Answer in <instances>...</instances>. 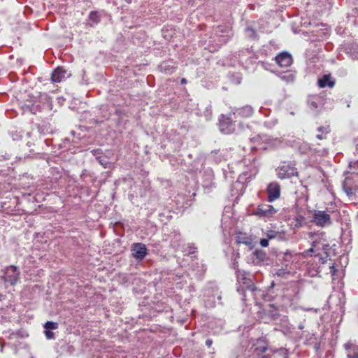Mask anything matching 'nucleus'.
I'll return each instance as SVG.
<instances>
[{"instance_id": "obj_1", "label": "nucleus", "mask_w": 358, "mask_h": 358, "mask_svg": "<svg viewBox=\"0 0 358 358\" xmlns=\"http://www.w3.org/2000/svg\"><path fill=\"white\" fill-rule=\"evenodd\" d=\"M259 314V319L262 322L275 324L276 326L274 328L275 331H280L285 335L292 333L291 324L289 322L288 317L281 315L278 308L274 304H268Z\"/></svg>"}, {"instance_id": "obj_2", "label": "nucleus", "mask_w": 358, "mask_h": 358, "mask_svg": "<svg viewBox=\"0 0 358 358\" xmlns=\"http://www.w3.org/2000/svg\"><path fill=\"white\" fill-rule=\"evenodd\" d=\"M28 96L29 98L27 99L24 105V108L27 109L32 114L36 115L41 113L50 106V104L47 101L46 94L36 96L28 95Z\"/></svg>"}, {"instance_id": "obj_3", "label": "nucleus", "mask_w": 358, "mask_h": 358, "mask_svg": "<svg viewBox=\"0 0 358 358\" xmlns=\"http://www.w3.org/2000/svg\"><path fill=\"white\" fill-rule=\"evenodd\" d=\"M2 279L5 284L15 286L20 278V271L18 266L10 265L6 266L3 271Z\"/></svg>"}, {"instance_id": "obj_4", "label": "nucleus", "mask_w": 358, "mask_h": 358, "mask_svg": "<svg viewBox=\"0 0 358 358\" xmlns=\"http://www.w3.org/2000/svg\"><path fill=\"white\" fill-rule=\"evenodd\" d=\"M270 350L266 338L262 336L252 341L250 351L252 352L255 357L260 358L261 356L269 353Z\"/></svg>"}, {"instance_id": "obj_5", "label": "nucleus", "mask_w": 358, "mask_h": 358, "mask_svg": "<svg viewBox=\"0 0 358 358\" xmlns=\"http://www.w3.org/2000/svg\"><path fill=\"white\" fill-rule=\"evenodd\" d=\"M276 171L278 178L282 180L290 178L298 175L295 164L292 162H282L277 168Z\"/></svg>"}, {"instance_id": "obj_6", "label": "nucleus", "mask_w": 358, "mask_h": 358, "mask_svg": "<svg viewBox=\"0 0 358 358\" xmlns=\"http://www.w3.org/2000/svg\"><path fill=\"white\" fill-rule=\"evenodd\" d=\"M264 32L260 24H249L244 29V35L246 39L256 42L259 39V34Z\"/></svg>"}, {"instance_id": "obj_7", "label": "nucleus", "mask_w": 358, "mask_h": 358, "mask_svg": "<svg viewBox=\"0 0 358 358\" xmlns=\"http://www.w3.org/2000/svg\"><path fill=\"white\" fill-rule=\"evenodd\" d=\"M313 222L317 226L324 227L331 224L330 215L327 211L315 210L313 215Z\"/></svg>"}, {"instance_id": "obj_8", "label": "nucleus", "mask_w": 358, "mask_h": 358, "mask_svg": "<svg viewBox=\"0 0 358 358\" xmlns=\"http://www.w3.org/2000/svg\"><path fill=\"white\" fill-rule=\"evenodd\" d=\"M132 257L138 262H141L148 255V249L142 243H133L131 248Z\"/></svg>"}, {"instance_id": "obj_9", "label": "nucleus", "mask_w": 358, "mask_h": 358, "mask_svg": "<svg viewBox=\"0 0 358 358\" xmlns=\"http://www.w3.org/2000/svg\"><path fill=\"white\" fill-rule=\"evenodd\" d=\"M277 213V210L271 205L260 204L253 211L252 214L259 217H269Z\"/></svg>"}, {"instance_id": "obj_10", "label": "nucleus", "mask_w": 358, "mask_h": 358, "mask_svg": "<svg viewBox=\"0 0 358 358\" xmlns=\"http://www.w3.org/2000/svg\"><path fill=\"white\" fill-rule=\"evenodd\" d=\"M251 262L256 266H262L268 260L266 252L260 249H256L250 255Z\"/></svg>"}, {"instance_id": "obj_11", "label": "nucleus", "mask_w": 358, "mask_h": 358, "mask_svg": "<svg viewBox=\"0 0 358 358\" xmlns=\"http://www.w3.org/2000/svg\"><path fill=\"white\" fill-rule=\"evenodd\" d=\"M71 75V73L66 70L63 66H58L52 71L51 74V80L52 83H60L70 77Z\"/></svg>"}, {"instance_id": "obj_12", "label": "nucleus", "mask_w": 358, "mask_h": 358, "mask_svg": "<svg viewBox=\"0 0 358 358\" xmlns=\"http://www.w3.org/2000/svg\"><path fill=\"white\" fill-rule=\"evenodd\" d=\"M268 201L273 202L280 196V186L277 182H272L267 186Z\"/></svg>"}, {"instance_id": "obj_13", "label": "nucleus", "mask_w": 358, "mask_h": 358, "mask_svg": "<svg viewBox=\"0 0 358 358\" xmlns=\"http://www.w3.org/2000/svg\"><path fill=\"white\" fill-rule=\"evenodd\" d=\"M341 49L352 59H358V43L356 42H348L342 45Z\"/></svg>"}, {"instance_id": "obj_14", "label": "nucleus", "mask_w": 358, "mask_h": 358, "mask_svg": "<svg viewBox=\"0 0 358 358\" xmlns=\"http://www.w3.org/2000/svg\"><path fill=\"white\" fill-rule=\"evenodd\" d=\"M276 63L281 67H289L293 62L292 55L287 52L279 53L275 57Z\"/></svg>"}, {"instance_id": "obj_15", "label": "nucleus", "mask_w": 358, "mask_h": 358, "mask_svg": "<svg viewBox=\"0 0 358 358\" xmlns=\"http://www.w3.org/2000/svg\"><path fill=\"white\" fill-rule=\"evenodd\" d=\"M88 20L92 22H99L101 20H110V15L104 10H92L88 15Z\"/></svg>"}, {"instance_id": "obj_16", "label": "nucleus", "mask_w": 358, "mask_h": 358, "mask_svg": "<svg viewBox=\"0 0 358 358\" xmlns=\"http://www.w3.org/2000/svg\"><path fill=\"white\" fill-rule=\"evenodd\" d=\"M159 71L166 75H171L176 71V66L172 60L162 62L158 66Z\"/></svg>"}, {"instance_id": "obj_17", "label": "nucleus", "mask_w": 358, "mask_h": 358, "mask_svg": "<svg viewBox=\"0 0 358 358\" xmlns=\"http://www.w3.org/2000/svg\"><path fill=\"white\" fill-rule=\"evenodd\" d=\"M278 261L282 264V266L289 268L291 263L292 255L289 250H286L285 252H279L276 254Z\"/></svg>"}, {"instance_id": "obj_18", "label": "nucleus", "mask_w": 358, "mask_h": 358, "mask_svg": "<svg viewBox=\"0 0 358 358\" xmlns=\"http://www.w3.org/2000/svg\"><path fill=\"white\" fill-rule=\"evenodd\" d=\"M271 72L275 73L278 77L282 81L287 83H292L295 80V73L292 71H278L270 70Z\"/></svg>"}, {"instance_id": "obj_19", "label": "nucleus", "mask_w": 358, "mask_h": 358, "mask_svg": "<svg viewBox=\"0 0 358 358\" xmlns=\"http://www.w3.org/2000/svg\"><path fill=\"white\" fill-rule=\"evenodd\" d=\"M347 358H358V345L348 342L344 345Z\"/></svg>"}, {"instance_id": "obj_20", "label": "nucleus", "mask_w": 358, "mask_h": 358, "mask_svg": "<svg viewBox=\"0 0 358 358\" xmlns=\"http://www.w3.org/2000/svg\"><path fill=\"white\" fill-rule=\"evenodd\" d=\"M322 251H323L322 254L318 252L315 255V257H318L322 264H325L327 259L331 256L330 245L328 243H322Z\"/></svg>"}, {"instance_id": "obj_21", "label": "nucleus", "mask_w": 358, "mask_h": 358, "mask_svg": "<svg viewBox=\"0 0 358 358\" xmlns=\"http://www.w3.org/2000/svg\"><path fill=\"white\" fill-rule=\"evenodd\" d=\"M307 103L311 110L320 108L323 104L321 97L318 95L309 96Z\"/></svg>"}, {"instance_id": "obj_22", "label": "nucleus", "mask_w": 358, "mask_h": 358, "mask_svg": "<svg viewBox=\"0 0 358 358\" xmlns=\"http://www.w3.org/2000/svg\"><path fill=\"white\" fill-rule=\"evenodd\" d=\"M220 127V130L226 134H231L234 131V124L230 118H226L221 121Z\"/></svg>"}, {"instance_id": "obj_23", "label": "nucleus", "mask_w": 358, "mask_h": 358, "mask_svg": "<svg viewBox=\"0 0 358 358\" xmlns=\"http://www.w3.org/2000/svg\"><path fill=\"white\" fill-rule=\"evenodd\" d=\"M254 113V109L251 106L246 105L241 108L235 109L234 114L243 117H249L252 116Z\"/></svg>"}, {"instance_id": "obj_24", "label": "nucleus", "mask_w": 358, "mask_h": 358, "mask_svg": "<svg viewBox=\"0 0 358 358\" xmlns=\"http://www.w3.org/2000/svg\"><path fill=\"white\" fill-rule=\"evenodd\" d=\"M296 24H294L292 26V31L294 34H302L305 36H309L310 34H313V31H308L306 30L304 28H307V25H310L311 24H297V26H295Z\"/></svg>"}, {"instance_id": "obj_25", "label": "nucleus", "mask_w": 358, "mask_h": 358, "mask_svg": "<svg viewBox=\"0 0 358 358\" xmlns=\"http://www.w3.org/2000/svg\"><path fill=\"white\" fill-rule=\"evenodd\" d=\"M317 83L319 87L321 88H324L326 87H332L335 84L334 81L331 80L330 74L323 75L318 79Z\"/></svg>"}, {"instance_id": "obj_26", "label": "nucleus", "mask_w": 358, "mask_h": 358, "mask_svg": "<svg viewBox=\"0 0 358 358\" xmlns=\"http://www.w3.org/2000/svg\"><path fill=\"white\" fill-rule=\"evenodd\" d=\"M257 173V170L256 167L251 164L250 168L247 170L243 171L241 174H240L238 180H251Z\"/></svg>"}, {"instance_id": "obj_27", "label": "nucleus", "mask_w": 358, "mask_h": 358, "mask_svg": "<svg viewBox=\"0 0 358 358\" xmlns=\"http://www.w3.org/2000/svg\"><path fill=\"white\" fill-rule=\"evenodd\" d=\"M238 257H239V254L237 253L236 257L234 258V259L233 260V262L231 263V267L233 268L236 269V274L238 280H240L241 279H242L243 280V284H246L247 278L245 276L244 271H241V270H239L237 268L238 264V262L237 261V258H238Z\"/></svg>"}, {"instance_id": "obj_28", "label": "nucleus", "mask_w": 358, "mask_h": 358, "mask_svg": "<svg viewBox=\"0 0 358 358\" xmlns=\"http://www.w3.org/2000/svg\"><path fill=\"white\" fill-rule=\"evenodd\" d=\"M204 176L206 177L203 181V186L205 187H210L213 184V171L211 169H207L204 171Z\"/></svg>"}, {"instance_id": "obj_29", "label": "nucleus", "mask_w": 358, "mask_h": 358, "mask_svg": "<svg viewBox=\"0 0 358 358\" xmlns=\"http://www.w3.org/2000/svg\"><path fill=\"white\" fill-rule=\"evenodd\" d=\"M231 24H220L217 26L215 29V32L217 35L222 36L221 33H226L227 36H229L231 32V27H230Z\"/></svg>"}, {"instance_id": "obj_30", "label": "nucleus", "mask_w": 358, "mask_h": 358, "mask_svg": "<svg viewBox=\"0 0 358 358\" xmlns=\"http://www.w3.org/2000/svg\"><path fill=\"white\" fill-rule=\"evenodd\" d=\"M319 134L316 135V138L322 140L326 138V136L330 133L331 129L329 126H320L317 128Z\"/></svg>"}, {"instance_id": "obj_31", "label": "nucleus", "mask_w": 358, "mask_h": 358, "mask_svg": "<svg viewBox=\"0 0 358 358\" xmlns=\"http://www.w3.org/2000/svg\"><path fill=\"white\" fill-rule=\"evenodd\" d=\"M269 353H271V356L273 354H278L279 356L282 357L283 358H288L289 357L288 350L284 348H271Z\"/></svg>"}, {"instance_id": "obj_32", "label": "nucleus", "mask_w": 358, "mask_h": 358, "mask_svg": "<svg viewBox=\"0 0 358 358\" xmlns=\"http://www.w3.org/2000/svg\"><path fill=\"white\" fill-rule=\"evenodd\" d=\"M250 140L252 143H269L271 141L270 136L266 134H258L256 136L250 138Z\"/></svg>"}, {"instance_id": "obj_33", "label": "nucleus", "mask_w": 358, "mask_h": 358, "mask_svg": "<svg viewBox=\"0 0 358 358\" xmlns=\"http://www.w3.org/2000/svg\"><path fill=\"white\" fill-rule=\"evenodd\" d=\"M320 243V241L315 240L312 242L311 248L303 252V255L305 257H311L312 254L315 252H318L319 248H317L318 244Z\"/></svg>"}, {"instance_id": "obj_34", "label": "nucleus", "mask_w": 358, "mask_h": 358, "mask_svg": "<svg viewBox=\"0 0 358 358\" xmlns=\"http://www.w3.org/2000/svg\"><path fill=\"white\" fill-rule=\"evenodd\" d=\"M236 241L238 243H243L245 245H250L252 244L251 238L246 236L245 234H240L236 237Z\"/></svg>"}, {"instance_id": "obj_35", "label": "nucleus", "mask_w": 358, "mask_h": 358, "mask_svg": "<svg viewBox=\"0 0 358 358\" xmlns=\"http://www.w3.org/2000/svg\"><path fill=\"white\" fill-rule=\"evenodd\" d=\"M228 78L231 83L236 85H239L242 80V78L239 73H229Z\"/></svg>"}, {"instance_id": "obj_36", "label": "nucleus", "mask_w": 358, "mask_h": 358, "mask_svg": "<svg viewBox=\"0 0 358 358\" xmlns=\"http://www.w3.org/2000/svg\"><path fill=\"white\" fill-rule=\"evenodd\" d=\"M258 289L255 287V285L253 283H251L250 285H246V290L243 293V296L242 298V300L245 301V297L247 296V293H250L251 295H253L255 292H257Z\"/></svg>"}, {"instance_id": "obj_37", "label": "nucleus", "mask_w": 358, "mask_h": 358, "mask_svg": "<svg viewBox=\"0 0 358 358\" xmlns=\"http://www.w3.org/2000/svg\"><path fill=\"white\" fill-rule=\"evenodd\" d=\"M96 160L103 168H108L110 164L109 159L106 155H103L101 157H99Z\"/></svg>"}, {"instance_id": "obj_38", "label": "nucleus", "mask_w": 358, "mask_h": 358, "mask_svg": "<svg viewBox=\"0 0 358 358\" xmlns=\"http://www.w3.org/2000/svg\"><path fill=\"white\" fill-rule=\"evenodd\" d=\"M234 355L236 358H247L248 357L246 351L243 350L242 345L238 348Z\"/></svg>"}, {"instance_id": "obj_39", "label": "nucleus", "mask_w": 358, "mask_h": 358, "mask_svg": "<svg viewBox=\"0 0 358 358\" xmlns=\"http://www.w3.org/2000/svg\"><path fill=\"white\" fill-rule=\"evenodd\" d=\"M295 220V227H301L305 224V217L303 215H297L294 218Z\"/></svg>"}, {"instance_id": "obj_40", "label": "nucleus", "mask_w": 358, "mask_h": 358, "mask_svg": "<svg viewBox=\"0 0 358 358\" xmlns=\"http://www.w3.org/2000/svg\"><path fill=\"white\" fill-rule=\"evenodd\" d=\"M44 329L48 330H55L58 328V324L55 322L48 321L43 325Z\"/></svg>"}, {"instance_id": "obj_41", "label": "nucleus", "mask_w": 358, "mask_h": 358, "mask_svg": "<svg viewBox=\"0 0 358 358\" xmlns=\"http://www.w3.org/2000/svg\"><path fill=\"white\" fill-rule=\"evenodd\" d=\"M289 268L282 266L280 268H278L275 271V275L279 277H283L285 274L289 273V271L288 270Z\"/></svg>"}, {"instance_id": "obj_42", "label": "nucleus", "mask_w": 358, "mask_h": 358, "mask_svg": "<svg viewBox=\"0 0 358 358\" xmlns=\"http://www.w3.org/2000/svg\"><path fill=\"white\" fill-rule=\"evenodd\" d=\"M348 179V178H345V180L343 185V188L348 196H352L353 194L352 189L350 187H347L346 184H345Z\"/></svg>"}, {"instance_id": "obj_43", "label": "nucleus", "mask_w": 358, "mask_h": 358, "mask_svg": "<svg viewBox=\"0 0 358 358\" xmlns=\"http://www.w3.org/2000/svg\"><path fill=\"white\" fill-rule=\"evenodd\" d=\"M44 334L47 339L50 340L55 338V334L52 330L44 329Z\"/></svg>"}, {"instance_id": "obj_44", "label": "nucleus", "mask_w": 358, "mask_h": 358, "mask_svg": "<svg viewBox=\"0 0 358 358\" xmlns=\"http://www.w3.org/2000/svg\"><path fill=\"white\" fill-rule=\"evenodd\" d=\"M336 31L339 35H348L345 28H343L341 26H338L336 28Z\"/></svg>"}, {"instance_id": "obj_45", "label": "nucleus", "mask_w": 358, "mask_h": 358, "mask_svg": "<svg viewBox=\"0 0 358 358\" xmlns=\"http://www.w3.org/2000/svg\"><path fill=\"white\" fill-rule=\"evenodd\" d=\"M91 152L92 155L96 157V159H97L99 157L103 155L102 150L101 149H94Z\"/></svg>"}, {"instance_id": "obj_46", "label": "nucleus", "mask_w": 358, "mask_h": 358, "mask_svg": "<svg viewBox=\"0 0 358 358\" xmlns=\"http://www.w3.org/2000/svg\"><path fill=\"white\" fill-rule=\"evenodd\" d=\"M211 111H212V106H211V105H208L206 108L205 111L203 112L204 115L206 117V118H208L211 115Z\"/></svg>"}, {"instance_id": "obj_47", "label": "nucleus", "mask_w": 358, "mask_h": 358, "mask_svg": "<svg viewBox=\"0 0 358 358\" xmlns=\"http://www.w3.org/2000/svg\"><path fill=\"white\" fill-rule=\"evenodd\" d=\"M269 240L267 238H262L260 239L259 244L262 247L266 248L268 246Z\"/></svg>"}, {"instance_id": "obj_48", "label": "nucleus", "mask_w": 358, "mask_h": 358, "mask_svg": "<svg viewBox=\"0 0 358 358\" xmlns=\"http://www.w3.org/2000/svg\"><path fill=\"white\" fill-rule=\"evenodd\" d=\"M11 136L14 141H17L21 138L22 135L20 133L15 131L11 133Z\"/></svg>"}, {"instance_id": "obj_49", "label": "nucleus", "mask_w": 358, "mask_h": 358, "mask_svg": "<svg viewBox=\"0 0 358 358\" xmlns=\"http://www.w3.org/2000/svg\"><path fill=\"white\" fill-rule=\"evenodd\" d=\"M188 248H189V254H194L195 252L196 248L195 247L194 244H193V243L189 244Z\"/></svg>"}, {"instance_id": "obj_50", "label": "nucleus", "mask_w": 358, "mask_h": 358, "mask_svg": "<svg viewBox=\"0 0 358 358\" xmlns=\"http://www.w3.org/2000/svg\"><path fill=\"white\" fill-rule=\"evenodd\" d=\"M10 159V155L9 154L5 153V155H0V161L9 160Z\"/></svg>"}, {"instance_id": "obj_51", "label": "nucleus", "mask_w": 358, "mask_h": 358, "mask_svg": "<svg viewBox=\"0 0 358 358\" xmlns=\"http://www.w3.org/2000/svg\"><path fill=\"white\" fill-rule=\"evenodd\" d=\"M276 232L274 231H270L268 234H267V237L268 240L274 238L275 237Z\"/></svg>"}, {"instance_id": "obj_52", "label": "nucleus", "mask_w": 358, "mask_h": 358, "mask_svg": "<svg viewBox=\"0 0 358 358\" xmlns=\"http://www.w3.org/2000/svg\"><path fill=\"white\" fill-rule=\"evenodd\" d=\"M32 11L33 10H32L31 8H30V7H29L27 6H24V15L31 14L32 13Z\"/></svg>"}, {"instance_id": "obj_53", "label": "nucleus", "mask_w": 358, "mask_h": 358, "mask_svg": "<svg viewBox=\"0 0 358 358\" xmlns=\"http://www.w3.org/2000/svg\"><path fill=\"white\" fill-rule=\"evenodd\" d=\"M259 63L261 64L262 67L266 69V70H270L268 69V66H270L269 64L266 63V62H262V61H259Z\"/></svg>"}, {"instance_id": "obj_54", "label": "nucleus", "mask_w": 358, "mask_h": 358, "mask_svg": "<svg viewBox=\"0 0 358 358\" xmlns=\"http://www.w3.org/2000/svg\"><path fill=\"white\" fill-rule=\"evenodd\" d=\"M349 167L351 169L352 168H358V161L350 162Z\"/></svg>"}, {"instance_id": "obj_55", "label": "nucleus", "mask_w": 358, "mask_h": 358, "mask_svg": "<svg viewBox=\"0 0 358 358\" xmlns=\"http://www.w3.org/2000/svg\"><path fill=\"white\" fill-rule=\"evenodd\" d=\"M329 268H330V273H331L332 275H335V274H336V271H337V270H336V267H335L334 264H333L332 266H331L329 267Z\"/></svg>"}, {"instance_id": "obj_56", "label": "nucleus", "mask_w": 358, "mask_h": 358, "mask_svg": "<svg viewBox=\"0 0 358 358\" xmlns=\"http://www.w3.org/2000/svg\"><path fill=\"white\" fill-rule=\"evenodd\" d=\"M277 20H278V18L282 21V22H284L286 20L285 19V17L284 16L283 13H280V14H277Z\"/></svg>"}, {"instance_id": "obj_57", "label": "nucleus", "mask_w": 358, "mask_h": 358, "mask_svg": "<svg viewBox=\"0 0 358 358\" xmlns=\"http://www.w3.org/2000/svg\"><path fill=\"white\" fill-rule=\"evenodd\" d=\"M169 308V307L168 306H165L164 308H158L157 307L155 308V310L158 312H162V311H166L167 312L168 311V309Z\"/></svg>"}, {"instance_id": "obj_58", "label": "nucleus", "mask_w": 358, "mask_h": 358, "mask_svg": "<svg viewBox=\"0 0 358 358\" xmlns=\"http://www.w3.org/2000/svg\"><path fill=\"white\" fill-rule=\"evenodd\" d=\"M144 36H145V34H141L138 38H137V37H136V36H133V37H132L133 43H136V41H135L136 39H138V38H139V39L144 38Z\"/></svg>"}, {"instance_id": "obj_59", "label": "nucleus", "mask_w": 358, "mask_h": 358, "mask_svg": "<svg viewBox=\"0 0 358 358\" xmlns=\"http://www.w3.org/2000/svg\"><path fill=\"white\" fill-rule=\"evenodd\" d=\"M206 345L208 348H210L212 344H213V340L210 339V338H208L206 341V343H205Z\"/></svg>"}, {"instance_id": "obj_60", "label": "nucleus", "mask_w": 358, "mask_h": 358, "mask_svg": "<svg viewBox=\"0 0 358 358\" xmlns=\"http://www.w3.org/2000/svg\"><path fill=\"white\" fill-rule=\"evenodd\" d=\"M29 157H31V155H23V156H20V157H19V159H20V160H21V159H27V158H29Z\"/></svg>"}, {"instance_id": "obj_61", "label": "nucleus", "mask_w": 358, "mask_h": 358, "mask_svg": "<svg viewBox=\"0 0 358 358\" xmlns=\"http://www.w3.org/2000/svg\"><path fill=\"white\" fill-rule=\"evenodd\" d=\"M52 140H50V139H45V140L44 141V142L45 143V144H46L48 146H49L50 145H51V144H52Z\"/></svg>"}, {"instance_id": "obj_62", "label": "nucleus", "mask_w": 358, "mask_h": 358, "mask_svg": "<svg viewBox=\"0 0 358 358\" xmlns=\"http://www.w3.org/2000/svg\"><path fill=\"white\" fill-rule=\"evenodd\" d=\"M187 83V79H186V78H182V79H181V80H180V83H181V85H185V84H186Z\"/></svg>"}, {"instance_id": "obj_63", "label": "nucleus", "mask_w": 358, "mask_h": 358, "mask_svg": "<svg viewBox=\"0 0 358 358\" xmlns=\"http://www.w3.org/2000/svg\"><path fill=\"white\" fill-rule=\"evenodd\" d=\"M298 328H299V329H304V324H303V322H301V323L299 324Z\"/></svg>"}, {"instance_id": "obj_64", "label": "nucleus", "mask_w": 358, "mask_h": 358, "mask_svg": "<svg viewBox=\"0 0 358 358\" xmlns=\"http://www.w3.org/2000/svg\"><path fill=\"white\" fill-rule=\"evenodd\" d=\"M356 151L358 152V140L356 142Z\"/></svg>"}]
</instances>
